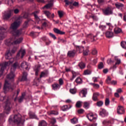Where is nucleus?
<instances>
[{
    "label": "nucleus",
    "instance_id": "1",
    "mask_svg": "<svg viewBox=\"0 0 126 126\" xmlns=\"http://www.w3.org/2000/svg\"><path fill=\"white\" fill-rule=\"evenodd\" d=\"M20 25V21H15L11 25L10 29L11 31L10 33L14 36V37H19L22 34V30H17Z\"/></svg>",
    "mask_w": 126,
    "mask_h": 126
},
{
    "label": "nucleus",
    "instance_id": "2",
    "mask_svg": "<svg viewBox=\"0 0 126 126\" xmlns=\"http://www.w3.org/2000/svg\"><path fill=\"white\" fill-rule=\"evenodd\" d=\"M27 116L23 115V117L20 114H18L14 116V123L17 124V125H24L25 123V120L27 121L28 118Z\"/></svg>",
    "mask_w": 126,
    "mask_h": 126
},
{
    "label": "nucleus",
    "instance_id": "3",
    "mask_svg": "<svg viewBox=\"0 0 126 126\" xmlns=\"http://www.w3.org/2000/svg\"><path fill=\"white\" fill-rule=\"evenodd\" d=\"M15 88H16L15 84H13L12 85H11V84H10L7 80H5V83L3 87L4 92H7V91H13Z\"/></svg>",
    "mask_w": 126,
    "mask_h": 126
},
{
    "label": "nucleus",
    "instance_id": "4",
    "mask_svg": "<svg viewBox=\"0 0 126 126\" xmlns=\"http://www.w3.org/2000/svg\"><path fill=\"white\" fill-rule=\"evenodd\" d=\"M7 30V26L0 27V40H3L5 38V33H6Z\"/></svg>",
    "mask_w": 126,
    "mask_h": 126
},
{
    "label": "nucleus",
    "instance_id": "5",
    "mask_svg": "<svg viewBox=\"0 0 126 126\" xmlns=\"http://www.w3.org/2000/svg\"><path fill=\"white\" fill-rule=\"evenodd\" d=\"M104 15H111L113 14V9L111 7H107L102 10Z\"/></svg>",
    "mask_w": 126,
    "mask_h": 126
},
{
    "label": "nucleus",
    "instance_id": "6",
    "mask_svg": "<svg viewBox=\"0 0 126 126\" xmlns=\"http://www.w3.org/2000/svg\"><path fill=\"white\" fill-rule=\"evenodd\" d=\"M7 64H8V62L0 63V77L2 75L4 69H5V68L7 66Z\"/></svg>",
    "mask_w": 126,
    "mask_h": 126
},
{
    "label": "nucleus",
    "instance_id": "7",
    "mask_svg": "<svg viewBox=\"0 0 126 126\" xmlns=\"http://www.w3.org/2000/svg\"><path fill=\"white\" fill-rule=\"evenodd\" d=\"M11 12H12V10H9V11L5 12L3 14V18L4 20H7V19H9L10 17L11 16Z\"/></svg>",
    "mask_w": 126,
    "mask_h": 126
},
{
    "label": "nucleus",
    "instance_id": "8",
    "mask_svg": "<svg viewBox=\"0 0 126 126\" xmlns=\"http://www.w3.org/2000/svg\"><path fill=\"white\" fill-rule=\"evenodd\" d=\"M87 118L90 122H92V121H93L94 122H96V120L97 119V118L95 117V115L92 113H89L87 115Z\"/></svg>",
    "mask_w": 126,
    "mask_h": 126
},
{
    "label": "nucleus",
    "instance_id": "9",
    "mask_svg": "<svg viewBox=\"0 0 126 126\" xmlns=\"http://www.w3.org/2000/svg\"><path fill=\"white\" fill-rule=\"evenodd\" d=\"M5 58L6 60H9L10 63H12L14 62V58H11V54L10 53L9 51L5 54Z\"/></svg>",
    "mask_w": 126,
    "mask_h": 126
},
{
    "label": "nucleus",
    "instance_id": "10",
    "mask_svg": "<svg viewBox=\"0 0 126 126\" xmlns=\"http://www.w3.org/2000/svg\"><path fill=\"white\" fill-rule=\"evenodd\" d=\"M4 109L5 111H7L8 112L10 111V101H9V100L7 99L5 102Z\"/></svg>",
    "mask_w": 126,
    "mask_h": 126
},
{
    "label": "nucleus",
    "instance_id": "11",
    "mask_svg": "<svg viewBox=\"0 0 126 126\" xmlns=\"http://www.w3.org/2000/svg\"><path fill=\"white\" fill-rule=\"evenodd\" d=\"M75 54H76L75 50H70L67 53V57L68 58H74L75 57Z\"/></svg>",
    "mask_w": 126,
    "mask_h": 126
},
{
    "label": "nucleus",
    "instance_id": "12",
    "mask_svg": "<svg viewBox=\"0 0 126 126\" xmlns=\"http://www.w3.org/2000/svg\"><path fill=\"white\" fill-rule=\"evenodd\" d=\"M117 114L118 115H123L125 114V109H124V107L119 105L117 108Z\"/></svg>",
    "mask_w": 126,
    "mask_h": 126
},
{
    "label": "nucleus",
    "instance_id": "13",
    "mask_svg": "<svg viewBox=\"0 0 126 126\" xmlns=\"http://www.w3.org/2000/svg\"><path fill=\"white\" fill-rule=\"evenodd\" d=\"M48 4L44 6V8H51L54 5V0H47Z\"/></svg>",
    "mask_w": 126,
    "mask_h": 126
},
{
    "label": "nucleus",
    "instance_id": "14",
    "mask_svg": "<svg viewBox=\"0 0 126 126\" xmlns=\"http://www.w3.org/2000/svg\"><path fill=\"white\" fill-rule=\"evenodd\" d=\"M115 61L116 62L115 64L111 67V68H113V69L116 68L117 65H119L121 63V59H118V57H115Z\"/></svg>",
    "mask_w": 126,
    "mask_h": 126
},
{
    "label": "nucleus",
    "instance_id": "15",
    "mask_svg": "<svg viewBox=\"0 0 126 126\" xmlns=\"http://www.w3.org/2000/svg\"><path fill=\"white\" fill-rule=\"evenodd\" d=\"M32 14H33L34 16V19H35L36 21L37 22V23H39L40 21H41V20L40 19V18L38 16V14H39V11H35L32 13Z\"/></svg>",
    "mask_w": 126,
    "mask_h": 126
},
{
    "label": "nucleus",
    "instance_id": "16",
    "mask_svg": "<svg viewBox=\"0 0 126 126\" xmlns=\"http://www.w3.org/2000/svg\"><path fill=\"white\" fill-rule=\"evenodd\" d=\"M21 66L22 68H23V69H26V70H29V69H30L27 62H23L21 64Z\"/></svg>",
    "mask_w": 126,
    "mask_h": 126
},
{
    "label": "nucleus",
    "instance_id": "17",
    "mask_svg": "<svg viewBox=\"0 0 126 126\" xmlns=\"http://www.w3.org/2000/svg\"><path fill=\"white\" fill-rule=\"evenodd\" d=\"M114 124V120L111 119L110 120H105L102 122L103 126H107V125H113Z\"/></svg>",
    "mask_w": 126,
    "mask_h": 126
},
{
    "label": "nucleus",
    "instance_id": "18",
    "mask_svg": "<svg viewBox=\"0 0 126 126\" xmlns=\"http://www.w3.org/2000/svg\"><path fill=\"white\" fill-rule=\"evenodd\" d=\"M49 75V70H45L44 71H42L40 75V78H42V77H47Z\"/></svg>",
    "mask_w": 126,
    "mask_h": 126
},
{
    "label": "nucleus",
    "instance_id": "19",
    "mask_svg": "<svg viewBox=\"0 0 126 126\" xmlns=\"http://www.w3.org/2000/svg\"><path fill=\"white\" fill-rule=\"evenodd\" d=\"M6 77L8 80L13 81V79H14V73H13L12 71H11V72L7 75Z\"/></svg>",
    "mask_w": 126,
    "mask_h": 126
},
{
    "label": "nucleus",
    "instance_id": "20",
    "mask_svg": "<svg viewBox=\"0 0 126 126\" xmlns=\"http://www.w3.org/2000/svg\"><path fill=\"white\" fill-rule=\"evenodd\" d=\"M16 92H17L16 93H14L12 96V99H13V98H14V97H15L14 99L15 102H16V101L17 100V97H18V95L19 94V93L20 92V89H18L16 91Z\"/></svg>",
    "mask_w": 126,
    "mask_h": 126
},
{
    "label": "nucleus",
    "instance_id": "21",
    "mask_svg": "<svg viewBox=\"0 0 126 126\" xmlns=\"http://www.w3.org/2000/svg\"><path fill=\"white\" fill-rule=\"evenodd\" d=\"M105 36L106 38L111 39V38H113V37H114V33L110 31L106 32H105Z\"/></svg>",
    "mask_w": 126,
    "mask_h": 126
},
{
    "label": "nucleus",
    "instance_id": "22",
    "mask_svg": "<svg viewBox=\"0 0 126 126\" xmlns=\"http://www.w3.org/2000/svg\"><path fill=\"white\" fill-rule=\"evenodd\" d=\"M27 76H28V73H27V72L24 71L23 73V76L21 79V81H26L27 80Z\"/></svg>",
    "mask_w": 126,
    "mask_h": 126
},
{
    "label": "nucleus",
    "instance_id": "23",
    "mask_svg": "<svg viewBox=\"0 0 126 126\" xmlns=\"http://www.w3.org/2000/svg\"><path fill=\"white\" fill-rule=\"evenodd\" d=\"M23 40V38H22V37L19 38L17 40L14 41L12 43V45H18V44H20V43H21V42H22Z\"/></svg>",
    "mask_w": 126,
    "mask_h": 126
},
{
    "label": "nucleus",
    "instance_id": "24",
    "mask_svg": "<svg viewBox=\"0 0 126 126\" xmlns=\"http://www.w3.org/2000/svg\"><path fill=\"white\" fill-rule=\"evenodd\" d=\"M53 31L56 34H59L60 35H64V34H65V32H62L57 28H54Z\"/></svg>",
    "mask_w": 126,
    "mask_h": 126
},
{
    "label": "nucleus",
    "instance_id": "25",
    "mask_svg": "<svg viewBox=\"0 0 126 126\" xmlns=\"http://www.w3.org/2000/svg\"><path fill=\"white\" fill-rule=\"evenodd\" d=\"M100 116H101L102 117H107L108 116V114L107 112V111L105 109H102L99 113Z\"/></svg>",
    "mask_w": 126,
    "mask_h": 126
},
{
    "label": "nucleus",
    "instance_id": "26",
    "mask_svg": "<svg viewBox=\"0 0 126 126\" xmlns=\"http://www.w3.org/2000/svg\"><path fill=\"white\" fill-rule=\"evenodd\" d=\"M21 53V59H23V57L25 55L26 51L25 50H23L22 51L20 50L19 52L17 54V57H20V54Z\"/></svg>",
    "mask_w": 126,
    "mask_h": 126
},
{
    "label": "nucleus",
    "instance_id": "27",
    "mask_svg": "<svg viewBox=\"0 0 126 126\" xmlns=\"http://www.w3.org/2000/svg\"><path fill=\"white\" fill-rule=\"evenodd\" d=\"M52 89L53 90H59L61 87L60 86L59 84L58 83H54L52 85Z\"/></svg>",
    "mask_w": 126,
    "mask_h": 126
},
{
    "label": "nucleus",
    "instance_id": "28",
    "mask_svg": "<svg viewBox=\"0 0 126 126\" xmlns=\"http://www.w3.org/2000/svg\"><path fill=\"white\" fill-rule=\"evenodd\" d=\"M99 93H95L93 94L92 99L93 101H99L98 99V96H99Z\"/></svg>",
    "mask_w": 126,
    "mask_h": 126
},
{
    "label": "nucleus",
    "instance_id": "29",
    "mask_svg": "<svg viewBox=\"0 0 126 126\" xmlns=\"http://www.w3.org/2000/svg\"><path fill=\"white\" fill-rule=\"evenodd\" d=\"M18 66H19V63H18V62H15L12 65V68H11V70H12V69H13V70L15 71V70L16 69V68H17V67H18Z\"/></svg>",
    "mask_w": 126,
    "mask_h": 126
},
{
    "label": "nucleus",
    "instance_id": "30",
    "mask_svg": "<svg viewBox=\"0 0 126 126\" xmlns=\"http://www.w3.org/2000/svg\"><path fill=\"white\" fill-rule=\"evenodd\" d=\"M80 94H82V97H86V95H87V89H83L80 92Z\"/></svg>",
    "mask_w": 126,
    "mask_h": 126
},
{
    "label": "nucleus",
    "instance_id": "31",
    "mask_svg": "<svg viewBox=\"0 0 126 126\" xmlns=\"http://www.w3.org/2000/svg\"><path fill=\"white\" fill-rule=\"evenodd\" d=\"M29 116L30 119H37V116H36L35 113L32 112V111L29 112Z\"/></svg>",
    "mask_w": 126,
    "mask_h": 126
},
{
    "label": "nucleus",
    "instance_id": "32",
    "mask_svg": "<svg viewBox=\"0 0 126 126\" xmlns=\"http://www.w3.org/2000/svg\"><path fill=\"white\" fill-rule=\"evenodd\" d=\"M122 29L119 27H116L114 29V33L116 34H120V33H122Z\"/></svg>",
    "mask_w": 126,
    "mask_h": 126
},
{
    "label": "nucleus",
    "instance_id": "33",
    "mask_svg": "<svg viewBox=\"0 0 126 126\" xmlns=\"http://www.w3.org/2000/svg\"><path fill=\"white\" fill-rule=\"evenodd\" d=\"M33 70L35 72V74L36 76H37L39 71L40 70V67H39L38 66H35V67L33 68Z\"/></svg>",
    "mask_w": 126,
    "mask_h": 126
},
{
    "label": "nucleus",
    "instance_id": "34",
    "mask_svg": "<svg viewBox=\"0 0 126 126\" xmlns=\"http://www.w3.org/2000/svg\"><path fill=\"white\" fill-rule=\"evenodd\" d=\"M25 97V93H24L22 94L21 96H20L19 98L18 99L19 103H22L23 102V100H24V98Z\"/></svg>",
    "mask_w": 126,
    "mask_h": 126
},
{
    "label": "nucleus",
    "instance_id": "35",
    "mask_svg": "<svg viewBox=\"0 0 126 126\" xmlns=\"http://www.w3.org/2000/svg\"><path fill=\"white\" fill-rule=\"evenodd\" d=\"M72 107L71 105H69V107L67 105H63V106L62 107V111H67V110H69Z\"/></svg>",
    "mask_w": 126,
    "mask_h": 126
},
{
    "label": "nucleus",
    "instance_id": "36",
    "mask_svg": "<svg viewBox=\"0 0 126 126\" xmlns=\"http://www.w3.org/2000/svg\"><path fill=\"white\" fill-rule=\"evenodd\" d=\"M87 36L88 38H90V39H91L92 42H94V41H96V35L94 36L92 34H88Z\"/></svg>",
    "mask_w": 126,
    "mask_h": 126
},
{
    "label": "nucleus",
    "instance_id": "37",
    "mask_svg": "<svg viewBox=\"0 0 126 126\" xmlns=\"http://www.w3.org/2000/svg\"><path fill=\"white\" fill-rule=\"evenodd\" d=\"M6 3L9 5V6H11L13 5V2L14 0H5Z\"/></svg>",
    "mask_w": 126,
    "mask_h": 126
},
{
    "label": "nucleus",
    "instance_id": "38",
    "mask_svg": "<svg viewBox=\"0 0 126 126\" xmlns=\"http://www.w3.org/2000/svg\"><path fill=\"white\" fill-rule=\"evenodd\" d=\"M78 66H79L81 69H83V68H85L86 65L84 63H83V62H81L79 63Z\"/></svg>",
    "mask_w": 126,
    "mask_h": 126
},
{
    "label": "nucleus",
    "instance_id": "39",
    "mask_svg": "<svg viewBox=\"0 0 126 126\" xmlns=\"http://www.w3.org/2000/svg\"><path fill=\"white\" fill-rule=\"evenodd\" d=\"M38 126H47V122L44 120L40 121L38 124Z\"/></svg>",
    "mask_w": 126,
    "mask_h": 126
},
{
    "label": "nucleus",
    "instance_id": "40",
    "mask_svg": "<svg viewBox=\"0 0 126 126\" xmlns=\"http://www.w3.org/2000/svg\"><path fill=\"white\" fill-rule=\"evenodd\" d=\"M38 35V32H32L30 33V36H31L32 38H36V37H37Z\"/></svg>",
    "mask_w": 126,
    "mask_h": 126
},
{
    "label": "nucleus",
    "instance_id": "41",
    "mask_svg": "<svg viewBox=\"0 0 126 126\" xmlns=\"http://www.w3.org/2000/svg\"><path fill=\"white\" fill-rule=\"evenodd\" d=\"M89 106H90V103L89 102L85 101L84 102L83 107L85 109H89Z\"/></svg>",
    "mask_w": 126,
    "mask_h": 126
},
{
    "label": "nucleus",
    "instance_id": "42",
    "mask_svg": "<svg viewBox=\"0 0 126 126\" xmlns=\"http://www.w3.org/2000/svg\"><path fill=\"white\" fill-rule=\"evenodd\" d=\"M89 53V47H87L85 49V50L83 51V55L84 56H88V53Z\"/></svg>",
    "mask_w": 126,
    "mask_h": 126
},
{
    "label": "nucleus",
    "instance_id": "43",
    "mask_svg": "<svg viewBox=\"0 0 126 126\" xmlns=\"http://www.w3.org/2000/svg\"><path fill=\"white\" fill-rule=\"evenodd\" d=\"M115 6L116 8L120 9L121 7H124V5L121 3H115Z\"/></svg>",
    "mask_w": 126,
    "mask_h": 126
},
{
    "label": "nucleus",
    "instance_id": "44",
    "mask_svg": "<svg viewBox=\"0 0 126 126\" xmlns=\"http://www.w3.org/2000/svg\"><path fill=\"white\" fill-rule=\"evenodd\" d=\"M71 123L72 124H77L78 123V119L76 118H74L72 119H71Z\"/></svg>",
    "mask_w": 126,
    "mask_h": 126
},
{
    "label": "nucleus",
    "instance_id": "45",
    "mask_svg": "<svg viewBox=\"0 0 126 126\" xmlns=\"http://www.w3.org/2000/svg\"><path fill=\"white\" fill-rule=\"evenodd\" d=\"M44 14H45L46 16H47V18H51V12L49 11H44Z\"/></svg>",
    "mask_w": 126,
    "mask_h": 126
},
{
    "label": "nucleus",
    "instance_id": "46",
    "mask_svg": "<svg viewBox=\"0 0 126 126\" xmlns=\"http://www.w3.org/2000/svg\"><path fill=\"white\" fill-rule=\"evenodd\" d=\"M72 77L70 79V80L71 81H72V80H73V79H74V78L76 77V75H77L76 72L74 71H72Z\"/></svg>",
    "mask_w": 126,
    "mask_h": 126
},
{
    "label": "nucleus",
    "instance_id": "47",
    "mask_svg": "<svg viewBox=\"0 0 126 126\" xmlns=\"http://www.w3.org/2000/svg\"><path fill=\"white\" fill-rule=\"evenodd\" d=\"M98 69H102V68H104V63L103 62H100L98 65Z\"/></svg>",
    "mask_w": 126,
    "mask_h": 126
},
{
    "label": "nucleus",
    "instance_id": "48",
    "mask_svg": "<svg viewBox=\"0 0 126 126\" xmlns=\"http://www.w3.org/2000/svg\"><path fill=\"white\" fill-rule=\"evenodd\" d=\"M77 50H78L80 53H82L84 51V47L83 46H77Z\"/></svg>",
    "mask_w": 126,
    "mask_h": 126
},
{
    "label": "nucleus",
    "instance_id": "49",
    "mask_svg": "<svg viewBox=\"0 0 126 126\" xmlns=\"http://www.w3.org/2000/svg\"><path fill=\"white\" fill-rule=\"evenodd\" d=\"M49 115H54L55 116H57V115H59V112L56 111H51L49 113Z\"/></svg>",
    "mask_w": 126,
    "mask_h": 126
},
{
    "label": "nucleus",
    "instance_id": "50",
    "mask_svg": "<svg viewBox=\"0 0 126 126\" xmlns=\"http://www.w3.org/2000/svg\"><path fill=\"white\" fill-rule=\"evenodd\" d=\"M30 21V20H28L25 21L23 24V28H27L28 27V23Z\"/></svg>",
    "mask_w": 126,
    "mask_h": 126
},
{
    "label": "nucleus",
    "instance_id": "51",
    "mask_svg": "<svg viewBox=\"0 0 126 126\" xmlns=\"http://www.w3.org/2000/svg\"><path fill=\"white\" fill-rule=\"evenodd\" d=\"M90 85L93 86L94 87V88H99V87H100V86H99V85L98 84L90 83Z\"/></svg>",
    "mask_w": 126,
    "mask_h": 126
},
{
    "label": "nucleus",
    "instance_id": "52",
    "mask_svg": "<svg viewBox=\"0 0 126 126\" xmlns=\"http://www.w3.org/2000/svg\"><path fill=\"white\" fill-rule=\"evenodd\" d=\"M89 74H91V71L90 70L87 69L84 71V75H88Z\"/></svg>",
    "mask_w": 126,
    "mask_h": 126
},
{
    "label": "nucleus",
    "instance_id": "53",
    "mask_svg": "<svg viewBox=\"0 0 126 126\" xmlns=\"http://www.w3.org/2000/svg\"><path fill=\"white\" fill-rule=\"evenodd\" d=\"M121 46L123 48V49H126V42L122 41L121 42Z\"/></svg>",
    "mask_w": 126,
    "mask_h": 126
},
{
    "label": "nucleus",
    "instance_id": "54",
    "mask_svg": "<svg viewBox=\"0 0 126 126\" xmlns=\"http://www.w3.org/2000/svg\"><path fill=\"white\" fill-rule=\"evenodd\" d=\"M105 106H109L110 105V99L109 98H106L105 101Z\"/></svg>",
    "mask_w": 126,
    "mask_h": 126
},
{
    "label": "nucleus",
    "instance_id": "55",
    "mask_svg": "<svg viewBox=\"0 0 126 126\" xmlns=\"http://www.w3.org/2000/svg\"><path fill=\"white\" fill-rule=\"evenodd\" d=\"M58 43H63L64 44H65V43H66V40L59 38Z\"/></svg>",
    "mask_w": 126,
    "mask_h": 126
},
{
    "label": "nucleus",
    "instance_id": "56",
    "mask_svg": "<svg viewBox=\"0 0 126 126\" xmlns=\"http://www.w3.org/2000/svg\"><path fill=\"white\" fill-rule=\"evenodd\" d=\"M58 15L60 18H62L63 16V12L62 11H58Z\"/></svg>",
    "mask_w": 126,
    "mask_h": 126
},
{
    "label": "nucleus",
    "instance_id": "57",
    "mask_svg": "<svg viewBox=\"0 0 126 126\" xmlns=\"http://www.w3.org/2000/svg\"><path fill=\"white\" fill-rule=\"evenodd\" d=\"M75 82L79 84L81 83V82H82V79H81L80 77H78L75 80Z\"/></svg>",
    "mask_w": 126,
    "mask_h": 126
},
{
    "label": "nucleus",
    "instance_id": "58",
    "mask_svg": "<svg viewBox=\"0 0 126 126\" xmlns=\"http://www.w3.org/2000/svg\"><path fill=\"white\" fill-rule=\"evenodd\" d=\"M92 54L94 56H96V55L98 54V51H97L96 49H94L92 51Z\"/></svg>",
    "mask_w": 126,
    "mask_h": 126
},
{
    "label": "nucleus",
    "instance_id": "59",
    "mask_svg": "<svg viewBox=\"0 0 126 126\" xmlns=\"http://www.w3.org/2000/svg\"><path fill=\"white\" fill-rule=\"evenodd\" d=\"M103 102L102 101H99L96 102V105L98 107H101V106H103Z\"/></svg>",
    "mask_w": 126,
    "mask_h": 126
},
{
    "label": "nucleus",
    "instance_id": "60",
    "mask_svg": "<svg viewBox=\"0 0 126 126\" xmlns=\"http://www.w3.org/2000/svg\"><path fill=\"white\" fill-rule=\"evenodd\" d=\"M111 80H112V78H111V77H107V79H106V83L107 84H111Z\"/></svg>",
    "mask_w": 126,
    "mask_h": 126
},
{
    "label": "nucleus",
    "instance_id": "61",
    "mask_svg": "<svg viewBox=\"0 0 126 126\" xmlns=\"http://www.w3.org/2000/svg\"><path fill=\"white\" fill-rule=\"evenodd\" d=\"M59 83L60 87L62 86V85H63V80L62 78L59 79Z\"/></svg>",
    "mask_w": 126,
    "mask_h": 126
},
{
    "label": "nucleus",
    "instance_id": "62",
    "mask_svg": "<svg viewBox=\"0 0 126 126\" xmlns=\"http://www.w3.org/2000/svg\"><path fill=\"white\" fill-rule=\"evenodd\" d=\"M76 107L77 108H80L81 107V102L78 101L76 103Z\"/></svg>",
    "mask_w": 126,
    "mask_h": 126
},
{
    "label": "nucleus",
    "instance_id": "63",
    "mask_svg": "<svg viewBox=\"0 0 126 126\" xmlns=\"http://www.w3.org/2000/svg\"><path fill=\"white\" fill-rule=\"evenodd\" d=\"M49 36H50V37H51V38H53L54 40H56L57 39V37H56V35L51 32L49 33Z\"/></svg>",
    "mask_w": 126,
    "mask_h": 126
},
{
    "label": "nucleus",
    "instance_id": "64",
    "mask_svg": "<svg viewBox=\"0 0 126 126\" xmlns=\"http://www.w3.org/2000/svg\"><path fill=\"white\" fill-rule=\"evenodd\" d=\"M69 91L71 94H75V93H76V91H75V89H71Z\"/></svg>",
    "mask_w": 126,
    "mask_h": 126
}]
</instances>
